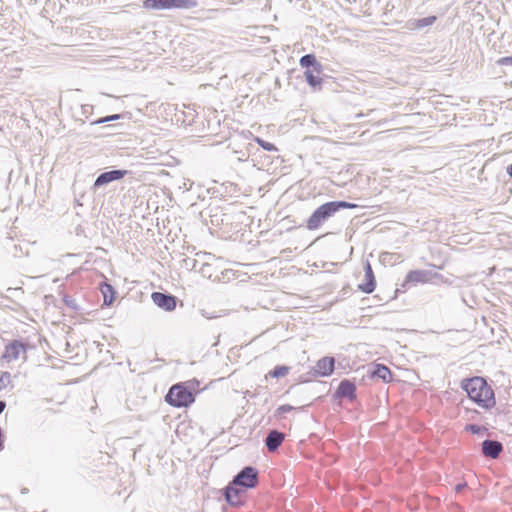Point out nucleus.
Returning a JSON list of instances; mask_svg holds the SVG:
<instances>
[{
	"label": "nucleus",
	"mask_w": 512,
	"mask_h": 512,
	"mask_svg": "<svg viewBox=\"0 0 512 512\" xmlns=\"http://www.w3.org/2000/svg\"><path fill=\"white\" fill-rule=\"evenodd\" d=\"M245 493V490L237 487L236 485H233L231 482L226 488H225V499L226 501L232 505V506H238L242 504V496Z\"/></svg>",
	"instance_id": "obj_10"
},
{
	"label": "nucleus",
	"mask_w": 512,
	"mask_h": 512,
	"mask_svg": "<svg viewBox=\"0 0 512 512\" xmlns=\"http://www.w3.org/2000/svg\"><path fill=\"white\" fill-rule=\"evenodd\" d=\"M5 408H6V402L0 400V414L4 411Z\"/></svg>",
	"instance_id": "obj_28"
},
{
	"label": "nucleus",
	"mask_w": 512,
	"mask_h": 512,
	"mask_svg": "<svg viewBox=\"0 0 512 512\" xmlns=\"http://www.w3.org/2000/svg\"><path fill=\"white\" fill-rule=\"evenodd\" d=\"M334 364L333 357H324L317 362L315 371L320 376H329L334 371Z\"/></svg>",
	"instance_id": "obj_14"
},
{
	"label": "nucleus",
	"mask_w": 512,
	"mask_h": 512,
	"mask_svg": "<svg viewBox=\"0 0 512 512\" xmlns=\"http://www.w3.org/2000/svg\"><path fill=\"white\" fill-rule=\"evenodd\" d=\"M501 65H512V57H503L498 60Z\"/></svg>",
	"instance_id": "obj_26"
},
{
	"label": "nucleus",
	"mask_w": 512,
	"mask_h": 512,
	"mask_svg": "<svg viewBox=\"0 0 512 512\" xmlns=\"http://www.w3.org/2000/svg\"><path fill=\"white\" fill-rule=\"evenodd\" d=\"M198 5L196 0H144L146 9L166 10L172 8L192 9Z\"/></svg>",
	"instance_id": "obj_4"
},
{
	"label": "nucleus",
	"mask_w": 512,
	"mask_h": 512,
	"mask_svg": "<svg viewBox=\"0 0 512 512\" xmlns=\"http://www.w3.org/2000/svg\"><path fill=\"white\" fill-rule=\"evenodd\" d=\"M461 387L468 397L482 408H490L495 405L494 392L481 377H473L462 381Z\"/></svg>",
	"instance_id": "obj_1"
},
{
	"label": "nucleus",
	"mask_w": 512,
	"mask_h": 512,
	"mask_svg": "<svg viewBox=\"0 0 512 512\" xmlns=\"http://www.w3.org/2000/svg\"><path fill=\"white\" fill-rule=\"evenodd\" d=\"M468 429H469L472 433H474V434H476V433H478V432L480 431V427H479V426H477V425H475V424H471V425H469V426H468Z\"/></svg>",
	"instance_id": "obj_27"
},
{
	"label": "nucleus",
	"mask_w": 512,
	"mask_h": 512,
	"mask_svg": "<svg viewBox=\"0 0 512 512\" xmlns=\"http://www.w3.org/2000/svg\"><path fill=\"white\" fill-rule=\"evenodd\" d=\"M464 486H465V484H458V485L456 486V491H457V492L461 491V490L464 488Z\"/></svg>",
	"instance_id": "obj_30"
},
{
	"label": "nucleus",
	"mask_w": 512,
	"mask_h": 512,
	"mask_svg": "<svg viewBox=\"0 0 512 512\" xmlns=\"http://www.w3.org/2000/svg\"><path fill=\"white\" fill-rule=\"evenodd\" d=\"M307 83L312 87H317L321 84L322 80L319 76L315 75L313 71L306 70L304 72Z\"/></svg>",
	"instance_id": "obj_20"
},
{
	"label": "nucleus",
	"mask_w": 512,
	"mask_h": 512,
	"mask_svg": "<svg viewBox=\"0 0 512 512\" xmlns=\"http://www.w3.org/2000/svg\"><path fill=\"white\" fill-rule=\"evenodd\" d=\"M294 408L290 405H281L278 409H277V412L278 414L282 415V414H286L290 411H292Z\"/></svg>",
	"instance_id": "obj_25"
},
{
	"label": "nucleus",
	"mask_w": 512,
	"mask_h": 512,
	"mask_svg": "<svg viewBox=\"0 0 512 512\" xmlns=\"http://www.w3.org/2000/svg\"><path fill=\"white\" fill-rule=\"evenodd\" d=\"M232 483L245 491L254 488L258 483V472L254 467L246 466L234 476Z\"/></svg>",
	"instance_id": "obj_5"
},
{
	"label": "nucleus",
	"mask_w": 512,
	"mask_h": 512,
	"mask_svg": "<svg viewBox=\"0 0 512 512\" xmlns=\"http://www.w3.org/2000/svg\"><path fill=\"white\" fill-rule=\"evenodd\" d=\"M300 65L306 68L313 67L314 71L317 73H320L322 69L321 64L316 61V58L313 54H306L302 56L300 58Z\"/></svg>",
	"instance_id": "obj_18"
},
{
	"label": "nucleus",
	"mask_w": 512,
	"mask_h": 512,
	"mask_svg": "<svg viewBox=\"0 0 512 512\" xmlns=\"http://www.w3.org/2000/svg\"><path fill=\"white\" fill-rule=\"evenodd\" d=\"M365 282L359 285V289L364 293H372L376 286L374 273L369 262H366L364 266Z\"/></svg>",
	"instance_id": "obj_12"
},
{
	"label": "nucleus",
	"mask_w": 512,
	"mask_h": 512,
	"mask_svg": "<svg viewBox=\"0 0 512 512\" xmlns=\"http://www.w3.org/2000/svg\"><path fill=\"white\" fill-rule=\"evenodd\" d=\"M255 142L266 151H277L274 144L267 142L260 137H255Z\"/></svg>",
	"instance_id": "obj_22"
},
{
	"label": "nucleus",
	"mask_w": 512,
	"mask_h": 512,
	"mask_svg": "<svg viewBox=\"0 0 512 512\" xmlns=\"http://www.w3.org/2000/svg\"><path fill=\"white\" fill-rule=\"evenodd\" d=\"M21 354L25 357V347L20 341L14 340L5 347L2 360L9 363L19 359Z\"/></svg>",
	"instance_id": "obj_8"
},
{
	"label": "nucleus",
	"mask_w": 512,
	"mask_h": 512,
	"mask_svg": "<svg viewBox=\"0 0 512 512\" xmlns=\"http://www.w3.org/2000/svg\"><path fill=\"white\" fill-rule=\"evenodd\" d=\"M101 292L104 297V304L111 305L114 300V294H115L113 287L110 284L104 283L101 286Z\"/></svg>",
	"instance_id": "obj_19"
},
{
	"label": "nucleus",
	"mask_w": 512,
	"mask_h": 512,
	"mask_svg": "<svg viewBox=\"0 0 512 512\" xmlns=\"http://www.w3.org/2000/svg\"><path fill=\"white\" fill-rule=\"evenodd\" d=\"M289 372V368L287 366H284V365H281V366H276L273 370H271L269 372V376L271 377H274V378H282L284 376H286Z\"/></svg>",
	"instance_id": "obj_21"
},
{
	"label": "nucleus",
	"mask_w": 512,
	"mask_h": 512,
	"mask_svg": "<svg viewBox=\"0 0 512 512\" xmlns=\"http://www.w3.org/2000/svg\"><path fill=\"white\" fill-rule=\"evenodd\" d=\"M2 390V386H0V391Z\"/></svg>",
	"instance_id": "obj_33"
},
{
	"label": "nucleus",
	"mask_w": 512,
	"mask_h": 512,
	"mask_svg": "<svg viewBox=\"0 0 512 512\" xmlns=\"http://www.w3.org/2000/svg\"><path fill=\"white\" fill-rule=\"evenodd\" d=\"M355 391H356V387H355L354 383L345 379L340 382L338 389L336 391V394L338 397H341V398L345 397V398L352 400L356 397Z\"/></svg>",
	"instance_id": "obj_15"
},
{
	"label": "nucleus",
	"mask_w": 512,
	"mask_h": 512,
	"mask_svg": "<svg viewBox=\"0 0 512 512\" xmlns=\"http://www.w3.org/2000/svg\"><path fill=\"white\" fill-rule=\"evenodd\" d=\"M356 204L346 201H331L319 206L308 218L306 227L309 230L318 229L325 221L335 215L340 209L355 208Z\"/></svg>",
	"instance_id": "obj_2"
},
{
	"label": "nucleus",
	"mask_w": 512,
	"mask_h": 512,
	"mask_svg": "<svg viewBox=\"0 0 512 512\" xmlns=\"http://www.w3.org/2000/svg\"><path fill=\"white\" fill-rule=\"evenodd\" d=\"M208 268H210V265H208V264L203 265V267L201 269L202 273L205 274V270L208 269Z\"/></svg>",
	"instance_id": "obj_31"
},
{
	"label": "nucleus",
	"mask_w": 512,
	"mask_h": 512,
	"mask_svg": "<svg viewBox=\"0 0 512 512\" xmlns=\"http://www.w3.org/2000/svg\"><path fill=\"white\" fill-rule=\"evenodd\" d=\"M11 383V374L9 372H2L0 376V386H2V389L10 385Z\"/></svg>",
	"instance_id": "obj_23"
},
{
	"label": "nucleus",
	"mask_w": 512,
	"mask_h": 512,
	"mask_svg": "<svg viewBox=\"0 0 512 512\" xmlns=\"http://www.w3.org/2000/svg\"><path fill=\"white\" fill-rule=\"evenodd\" d=\"M128 173L127 170H110L101 173L95 180L92 189L96 191L98 188L105 186L111 182L122 179Z\"/></svg>",
	"instance_id": "obj_7"
},
{
	"label": "nucleus",
	"mask_w": 512,
	"mask_h": 512,
	"mask_svg": "<svg viewBox=\"0 0 512 512\" xmlns=\"http://www.w3.org/2000/svg\"><path fill=\"white\" fill-rule=\"evenodd\" d=\"M371 375L382 379L384 382H389L392 377L390 369L382 364L375 365L374 369L371 371Z\"/></svg>",
	"instance_id": "obj_17"
},
{
	"label": "nucleus",
	"mask_w": 512,
	"mask_h": 512,
	"mask_svg": "<svg viewBox=\"0 0 512 512\" xmlns=\"http://www.w3.org/2000/svg\"><path fill=\"white\" fill-rule=\"evenodd\" d=\"M440 275L430 270H412L408 272L405 280L402 284L403 288H408L410 285H416L418 283H428L434 278H439Z\"/></svg>",
	"instance_id": "obj_6"
},
{
	"label": "nucleus",
	"mask_w": 512,
	"mask_h": 512,
	"mask_svg": "<svg viewBox=\"0 0 512 512\" xmlns=\"http://www.w3.org/2000/svg\"><path fill=\"white\" fill-rule=\"evenodd\" d=\"M507 174L512 177V163L507 167Z\"/></svg>",
	"instance_id": "obj_29"
},
{
	"label": "nucleus",
	"mask_w": 512,
	"mask_h": 512,
	"mask_svg": "<svg viewBox=\"0 0 512 512\" xmlns=\"http://www.w3.org/2000/svg\"><path fill=\"white\" fill-rule=\"evenodd\" d=\"M66 303H67L68 305H71V304H72V301L66 300Z\"/></svg>",
	"instance_id": "obj_32"
},
{
	"label": "nucleus",
	"mask_w": 512,
	"mask_h": 512,
	"mask_svg": "<svg viewBox=\"0 0 512 512\" xmlns=\"http://www.w3.org/2000/svg\"><path fill=\"white\" fill-rule=\"evenodd\" d=\"M151 297L153 302L165 311H172L176 307V298L173 295L162 292H153Z\"/></svg>",
	"instance_id": "obj_9"
},
{
	"label": "nucleus",
	"mask_w": 512,
	"mask_h": 512,
	"mask_svg": "<svg viewBox=\"0 0 512 512\" xmlns=\"http://www.w3.org/2000/svg\"><path fill=\"white\" fill-rule=\"evenodd\" d=\"M436 21L435 16H429L421 19L409 20L406 27L410 30H419L427 26H431Z\"/></svg>",
	"instance_id": "obj_16"
},
{
	"label": "nucleus",
	"mask_w": 512,
	"mask_h": 512,
	"mask_svg": "<svg viewBox=\"0 0 512 512\" xmlns=\"http://www.w3.org/2000/svg\"><path fill=\"white\" fill-rule=\"evenodd\" d=\"M502 451L503 445L499 441L487 439L482 442V453L486 457L496 459Z\"/></svg>",
	"instance_id": "obj_11"
},
{
	"label": "nucleus",
	"mask_w": 512,
	"mask_h": 512,
	"mask_svg": "<svg viewBox=\"0 0 512 512\" xmlns=\"http://www.w3.org/2000/svg\"><path fill=\"white\" fill-rule=\"evenodd\" d=\"M165 400L174 407H187L194 402V395L182 384H175L169 389Z\"/></svg>",
	"instance_id": "obj_3"
},
{
	"label": "nucleus",
	"mask_w": 512,
	"mask_h": 512,
	"mask_svg": "<svg viewBox=\"0 0 512 512\" xmlns=\"http://www.w3.org/2000/svg\"><path fill=\"white\" fill-rule=\"evenodd\" d=\"M284 434L278 430H271L266 439L265 445L270 452L276 451L284 440Z\"/></svg>",
	"instance_id": "obj_13"
},
{
	"label": "nucleus",
	"mask_w": 512,
	"mask_h": 512,
	"mask_svg": "<svg viewBox=\"0 0 512 512\" xmlns=\"http://www.w3.org/2000/svg\"><path fill=\"white\" fill-rule=\"evenodd\" d=\"M120 118H121L120 114H113V115H110L107 117L100 118V119L96 120L95 122H93V124H102V123H106V122H110V121H115Z\"/></svg>",
	"instance_id": "obj_24"
}]
</instances>
